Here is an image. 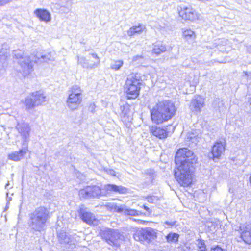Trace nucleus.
Returning <instances> with one entry per match:
<instances>
[{
	"mask_svg": "<svg viewBox=\"0 0 251 251\" xmlns=\"http://www.w3.org/2000/svg\"><path fill=\"white\" fill-rule=\"evenodd\" d=\"M197 158L193 152L188 148L179 149L176 153V163L180 164L175 171V176L178 182L182 186L187 187L192 183V174L194 171V164Z\"/></svg>",
	"mask_w": 251,
	"mask_h": 251,
	"instance_id": "nucleus-1",
	"label": "nucleus"
},
{
	"mask_svg": "<svg viewBox=\"0 0 251 251\" xmlns=\"http://www.w3.org/2000/svg\"><path fill=\"white\" fill-rule=\"evenodd\" d=\"M14 58L17 59V62L21 68L23 75L29 74L33 70V64L41 63L42 62H49L54 61V57L51 53H48L44 55L30 56L25 55L22 50H14L13 51Z\"/></svg>",
	"mask_w": 251,
	"mask_h": 251,
	"instance_id": "nucleus-2",
	"label": "nucleus"
},
{
	"mask_svg": "<svg viewBox=\"0 0 251 251\" xmlns=\"http://www.w3.org/2000/svg\"><path fill=\"white\" fill-rule=\"evenodd\" d=\"M176 110L174 104L170 100L159 102L151 110V120L155 124H162L171 119Z\"/></svg>",
	"mask_w": 251,
	"mask_h": 251,
	"instance_id": "nucleus-3",
	"label": "nucleus"
},
{
	"mask_svg": "<svg viewBox=\"0 0 251 251\" xmlns=\"http://www.w3.org/2000/svg\"><path fill=\"white\" fill-rule=\"evenodd\" d=\"M49 212L44 207L36 209L30 216L29 226L36 231H44L47 226V222L49 218Z\"/></svg>",
	"mask_w": 251,
	"mask_h": 251,
	"instance_id": "nucleus-4",
	"label": "nucleus"
},
{
	"mask_svg": "<svg viewBox=\"0 0 251 251\" xmlns=\"http://www.w3.org/2000/svg\"><path fill=\"white\" fill-rule=\"evenodd\" d=\"M142 81L137 73H132L127 76L125 87L127 99H135L139 96Z\"/></svg>",
	"mask_w": 251,
	"mask_h": 251,
	"instance_id": "nucleus-5",
	"label": "nucleus"
},
{
	"mask_svg": "<svg viewBox=\"0 0 251 251\" xmlns=\"http://www.w3.org/2000/svg\"><path fill=\"white\" fill-rule=\"evenodd\" d=\"M69 94L66 100L68 108L73 111L78 109L82 101V92L78 85L72 86L69 91Z\"/></svg>",
	"mask_w": 251,
	"mask_h": 251,
	"instance_id": "nucleus-6",
	"label": "nucleus"
},
{
	"mask_svg": "<svg viewBox=\"0 0 251 251\" xmlns=\"http://www.w3.org/2000/svg\"><path fill=\"white\" fill-rule=\"evenodd\" d=\"M45 95L41 91H36L27 96L25 100L24 104L27 109H32L36 106L42 104L47 101Z\"/></svg>",
	"mask_w": 251,
	"mask_h": 251,
	"instance_id": "nucleus-7",
	"label": "nucleus"
},
{
	"mask_svg": "<svg viewBox=\"0 0 251 251\" xmlns=\"http://www.w3.org/2000/svg\"><path fill=\"white\" fill-rule=\"evenodd\" d=\"M79 196L80 198L89 199L99 198L105 196L102 189L98 186H88L79 191Z\"/></svg>",
	"mask_w": 251,
	"mask_h": 251,
	"instance_id": "nucleus-8",
	"label": "nucleus"
},
{
	"mask_svg": "<svg viewBox=\"0 0 251 251\" xmlns=\"http://www.w3.org/2000/svg\"><path fill=\"white\" fill-rule=\"evenodd\" d=\"M89 55H91L92 57L95 60H91L89 59H86L85 57H79L77 55L78 64L80 65L84 68L88 69H92L98 67L100 65V59L98 56L97 54L96 53H91L89 54Z\"/></svg>",
	"mask_w": 251,
	"mask_h": 251,
	"instance_id": "nucleus-9",
	"label": "nucleus"
},
{
	"mask_svg": "<svg viewBox=\"0 0 251 251\" xmlns=\"http://www.w3.org/2000/svg\"><path fill=\"white\" fill-rule=\"evenodd\" d=\"M179 15L185 20L195 21L200 18L201 15L198 13L191 7L183 6L180 7Z\"/></svg>",
	"mask_w": 251,
	"mask_h": 251,
	"instance_id": "nucleus-10",
	"label": "nucleus"
},
{
	"mask_svg": "<svg viewBox=\"0 0 251 251\" xmlns=\"http://www.w3.org/2000/svg\"><path fill=\"white\" fill-rule=\"evenodd\" d=\"M78 213L82 220L89 225H94L98 223L94 214L89 211L84 205L80 207Z\"/></svg>",
	"mask_w": 251,
	"mask_h": 251,
	"instance_id": "nucleus-11",
	"label": "nucleus"
},
{
	"mask_svg": "<svg viewBox=\"0 0 251 251\" xmlns=\"http://www.w3.org/2000/svg\"><path fill=\"white\" fill-rule=\"evenodd\" d=\"M9 47L7 44H0V75L5 71V67L7 66V58L8 54Z\"/></svg>",
	"mask_w": 251,
	"mask_h": 251,
	"instance_id": "nucleus-12",
	"label": "nucleus"
},
{
	"mask_svg": "<svg viewBox=\"0 0 251 251\" xmlns=\"http://www.w3.org/2000/svg\"><path fill=\"white\" fill-rule=\"evenodd\" d=\"M226 142L225 140L217 141L212 147L211 153L213 159H219L225 151Z\"/></svg>",
	"mask_w": 251,
	"mask_h": 251,
	"instance_id": "nucleus-13",
	"label": "nucleus"
},
{
	"mask_svg": "<svg viewBox=\"0 0 251 251\" xmlns=\"http://www.w3.org/2000/svg\"><path fill=\"white\" fill-rule=\"evenodd\" d=\"M201 137V133L199 130H193L187 134L185 142L189 146L193 147L197 145Z\"/></svg>",
	"mask_w": 251,
	"mask_h": 251,
	"instance_id": "nucleus-14",
	"label": "nucleus"
},
{
	"mask_svg": "<svg viewBox=\"0 0 251 251\" xmlns=\"http://www.w3.org/2000/svg\"><path fill=\"white\" fill-rule=\"evenodd\" d=\"M150 131L153 136L160 139L166 138L168 135L166 127L152 126L150 127Z\"/></svg>",
	"mask_w": 251,
	"mask_h": 251,
	"instance_id": "nucleus-15",
	"label": "nucleus"
},
{
	"mask_svg": "<svg viewBox=\"0 0 251 251\" xmlns=\"http://www.w3.org/2000/svg\"><path fill=\"white\" fill-rule=\"evenodd\" d=\"M16 128L22 137L23 143L28 144L30 131L29 125L26 123L18 124Z\"/></svg>",
	"mask_w": 251,
	"mask_h": 251,
	"instance_id": "nucleus-16",
	"label": "nucleus"
},
{
	"mask_svg": "<svg viewBox=\"0 0 251 251\" xmlns=\"http://www.w3.org/2000/svg\"><path fill=\"white\" fill-rule=\"evenodd\" d=\"M27 143H23V147L21 149L18 151H15L12 152L8 155V159L10 160L14 161H18L21 160L24 158V156L25 154H26L28 151L27 148Z\"/></svg>",
	"mask_w": 251,
	"mask_h": 251,
	"instance_id": "nucleus-17",
	"label": "nucleus"
},
{
	"mask_svg": "<svg viewBox=\"0 0 251 251\" xmlns=\"http://www.w3.org/2000/svg\"><path fill=\"white\" fill-rule=\"evenodd\" d=\"M203 105V99L200 96H196L192 100L189 107L192 112L198 113L201 111Z\"/></svg>",
	"mask_w": 251,
	"mask_h": 251,
	"instance_id": "nucleus-18",
	"label": "nucleus"
},
{
	"mask_svg": "<svg viewBox=\"0 0 251 251\" xmlns=\"http://www.w3.org/2000/svg\"><path fill=\"white\" fill-rule=\"evenodd\" d=\"M103 194H105V195L112 192L125 194L127 192V189L126 187L110 184L105 185L103 187Z\"/></svg>",
	"mask_w": 251,
	"mask_h": 251,
	"instance_id": "nucleus-19",
	"label": "nucleus"
},
{
	"mask_svg": "<svg viewBox=\"0 0 251 251\" xmlns=\"http://www.w3.org/2000/svg\"><path fill=\"white\" fill-rule=\"evenodd\" d=\"M34 13L41 21L48 22L51 20V14L46 9H37Z\"/></svg>",
	"mask_w": 251,
	"mask_h": 251,
	"instance_id": "nucleus-20",
	"label": "nucleus"
},
{
	"mask_svg": "<svg viewBox=\"0 0 251 251\" xmlns=\"http://www.w3.org/2000/svg\"><path fill=\"white\" fill-rule=\"evenodd\" d=\"M235 230L238 231L241 235L246 233L251 235V222L249 224H241L239 226H236Z\"/></svg>",
	"mask_w": 251,
	"mask_h": 251,
	"instance_id": "nucleus-21",
	"label": "nucleus"
},
{
	"mask_svg": "<svg viewBox=\"0 0 251 251\" xmlns=\"http://www.w3.org/2000/svg\"><path fill=\"white\" fill-rule=\"evenodd\" d=\"M145 29V26L142 24H139L138 26L131 27L128 31L127 34L129 36H132L136 33H141Z\"/></svg>",
	"mask_w": 251,
	"mask_h": 251,
	"instance_id": "nucleus-22",
	"label": "nucleus"
},
{
	"mask_svg": "<svg viewBox=\"0 0 251 251\" xmlns=\"http://www.w3.org/2000/svg\"><path fill=\"white\" fill-rule=\"evenodd\" d=\"M166 50V46L162 43H156L153 45L152 51L157 55L165 52Z\"/></svg>",
	"mask_w": 251,
	"mask_h": 251,
	"instance_id": "nucleus-23",
	"label": "nucleus"
},
{
	"mask_svg": "<svg viewBox=\"0 0 251 251\" xmlns=\"http://www.w3.org/2000/svg\"><path fill=\"white\" fill-rule=\"evenodd\" d=\"M103 206L106 207L108 210L117 212L118 213H121V207L117 206L116 204L113 203H106Z\"/></svg>",
	"mask_w": 251,
	"mask_h": 251,
	"instance_id": "nucleus-24",
	"label": "nucleus"
},
{
	"mask_svg": "<svg viewBox=\"0 0 251 251\" xmlns=\"http://www.w3.org/2000/svg\"><path fill=\"white\" fill-rule=\"evenodd\" d=\"M121 213L123 212L125 215H127L129 216H136L137 214V210L128 209L126 208V206L121 207Z\"/></svg>",
	"mask_w": 251,
	"mask_h": 251,
	"instance_id": "nucleus-25",
	"label": "nucleus"
},
{
	"mask_svg": "<svg viewBox=\"0 0 251 251\" xmlns=\"http://www.w3.org/2000/svg\"><path fill=\"white\" fill-rule=\"evenodd\" d=\"M213 106L216 110H219L220 111L223 110L224 107L223 101L219 99H216L213 103Z\"/></svg>",
	"mask_w": 251,
	"mask_h": 251,
	"instance_id": "nucleus-26",
	"label": "nucleus"
},
{
	"mask_svg": "<svg viewBox=\"0 0 251 251\" xmlns=\"http://www.w3.org/2000/svg\"><path fill=\"white\" fill-rule=\"evenodd\" d=\"M120 109L121 110L122 115L123 117V118L125 119V120H126V117L127 116L129 112V105L128 104L121 105L120 106Z\"/></svg>",
	"mask_w": 251,
	"mask_h": 251,
	"instance_id": "nucleus-27",
	"label": "nucleus"
},
{
	"mask_svg": "<svg viewBox=\"0 0 251 251\" xmlns=\"http://www.w3.org/2000/svg\"><path fill=\"white\" fill-rule=\"evenodd\" d=\"M183 35L184 37L187 40L195 38L194 32L191 29H187L183 31Z\"/></svg>",
	"mask_w": 251,
	"mask_h": 251,
	"instance_id": "nucleus-28",
	"label": "nucleus"
},
{
	"mask_svg": "<svg viewBox=\"0 0 251 251\" xmlns=\"http://www.w3.org/2000/svg\"><path fill=\"white\" fill-rule=\"evenodd\" d=\"M104 234L105 235H121L118 229H113L110 228L106 229L104 230Z\"/></svg>",
	"mask_w": 251,
	"mask_h": 251,
	"instance_id": "nucleus-29",
	"label": "nucleus"
},
{
	"mask_svg": "<svg viewBox=\"0 0 251 251\" xmlns=\"http://www.w3.org/2000/svg\"><path fill=\"white\" fill-rule=\"evenodd\" d=\"M123 65V61L122 60L115 61L111 65V68L115 70H118Z\"/></svg>",
	"mask_w": 251,
	"mask_h": 251,
	"instance_id": "nucleus-30",
	"label": "nucleus"
},
{
	"mask_svg": "<svg viewBox=\"0 0 251 251\" xmlns=\"http://www.w3.org/2000/svg\"><path fill=\"white\" fill-rule=\"evenodd\" d=\"M57 235H66V229L65 227H62L59 224H58L56 227Z\"/></svg>",
	"mask_w": 251,
	"mask_h": 251,
	"instance_id": "nucleus-31",
	"label": "nucleus"
},
{
	"mask_svg": "<svg viewBox=\"0 0 251 251\" xmlns=\"http://www.w3.org/2000/svg\"><path fill=\"white\" fill-rule=\"evenodd\" d=\"M197 247L199 251L206 248L204 241L201 239L198 240Z\"/></svg>",
	"mask_w": 251,
	"mask_h": 251,
	"instance_id": "nucleus-32",
	"label": "nucleus"
},
{
	"mask_svg": "<svg viewBox=\"0 0 251 251\" xmlns=\"http://www.w3.org/2000/svg\"><path fill=\"white\" fill-rule=\"evenodd\" d=\"M243 240L247 244L251 245V236H241Z\"/></svg>",
	"mask_w": 251,
	"mask_h": 251,
	"instance_id": "nucleus-33",
	"label": "nucleus"
},
{
	"mask_svg": "<svg viewBox=\"0 0 251 251\" xmlns=\"http://www.w3.org/2000/svg\"><path fill=\"white\" fill-rule=\"evenodd\" d=\"M206 227H210V231L213 232L215 228V225L212 224L211 222H207L205 225Z\"/></svg>",
	"mask_w": 251,
	"mask_h": 251,
	"instance_id": "nucleus-34",
	"label": "nucleus"
},
{
	"mask_svg": "<svg viewBox=\"0 0 251 251\" xmlns=\"http://www.w3.org/2000/svg\"><path fill=\"white\" fill-rule=\"evenodd\" d=\"M210 251H226L221 247L219 246H216L213 247H211L210 249Z\"/></svg>",
	"mask_w": 251,
	"mask_h": 251,
	"instance_id": "nucleus-35",
	"label": "nucleus"
},
{
	"mask_svg": "<svg viewBox=\"0 0 251 251\" xmlns=\"http://www.w3.org/2000/svg\"><path fill=\"white\" fill-rule=\"evenodd\" d=\"M157 198L155 196H149L147 198V201L150 203H153L154 201H157Z\"/></svg>",
	"mask_w": 251,
	"mask_h": 251,
	"instance_id": "nucleus-36",
	"label": "nucleus"
},
{
	"mask_svg": "<svg viewBox=\"0 0 251 251\" xmlns=\"http://www.w3.org/2000/svg\"><path fill=\"white\" fill-rule=\"evenodd\" d=\"M176 224L175 221H166L164 223V224L166 226H167V227H171L173 226H174Z\"/></svg>",
	"mask_w": 251,
	"mask_h": 251,
	"instance_id": "nucleus-37",
	"label": "nucleus"
},
{
	"mask_svg": "<svg viewBox=\"0 0 251 251\" xmlns=\"http://www.w3.org/2000/svg\"><path fill=\"white\" fill-rule=\"evenodd\" d=\"M13 0H0V6L10 2Z\"/></svg>",
	"mask_w": 251,
	"mask_h": 251,
	"instance_id": "nucleus-38",
	"label": "nucleus"
},
{
	"mask_svg": "<svg viewBox=\"0 0 251 251\" xmlns=\"http://www.w3.org/2000/svg\"><path fill=\"white\" fill-rule=\"evenodd\" d=\"M107 173L109 175H110L111 176H116V172L114 170L112 169H107L106 170Z\"/></svg>",
	"mask_w": 251,
	"mask_h": 251,
	"instance_id": "nucleus-39",
	"label": "nucleus"
},
{
	"mask_svg": "<svg viewBox=\"0 0 251 251\" xmlns=\"http://www.w3.org/2000/svg\"><path fill=\"white\" fill-rule=\"evenodd\" d=\"M179 236H166L167 237V240L168 242H169L170 241H171L172 240V239H174V238H176V240H177V238Z\"/></svg>",
	"mask_w": 251,
	"mask_h": 251,
	"instance_id": "nucleus-40",
	"label": "nucleus"
},
{
	"mask_svg": "<svg viewBox=\"0 0 251 251\" xmlns=\"http://www.w3.org/2000/svg\"><path fill=\"white\" fill-rule=\"evenodd\" d=\"M143 207L144 208V209L145 210L147 211L149 213H151V210L148 207H147V206H146L145 205H143Z\"/></svg>",
	"mask_w": 251,
	"mask_h": 251,
	"instance_id": "nucleus-41",
	"label": "nucleus"
},
{
	"mask_svg": "<svg viewBox=\"0 0 251 251\" xmlns=\"http://www.w3.org/2000/svg\"><path fill=\"white\" fill-rule=\"evenodd\" d=\"M90 108H91V111L92 112H94V109L95 108V105L94 104H91L90 106Z\"/></svg>",
	"mask_w": 251,
	"mask_h": 251,
	"instance_id": "nucleus-42",
	"label": "nucleus"
},
{
	"mask_svg": "<svg viewBox=\"0 0 251 251\" xmlns=\"http://www.w3.org/2000/svg\"><path fill=\"white\" fill-rule=\"evenodd\" d=\"M167 235H173V236H175V235H179L178 234L175 233H170L168 234Z\"/></svg>",
	"mask_w": 251,
	"mask_h": 251,
	"instance_id": "nucleus-43",
	"label": "nucleus"
},
{
	"mask_svg": "<svg viewBox=\"0 0 251 251\" xmlns=\"http://www.w3.org/2000/svg\"><path fill=\"white\" fill-rule=\"evenodd\" d=\"M141 214H142V212L141 211H137V214L136 215V216L140 215Z\"/></svg>",
	"mask_w": 251,
	"mask_h": 251,
	"instance_id": "nucleus-44",
	"label": "nucleus"
},
{
	"mask_svg": "<svg viewBox=\"0 0 251 251\" xmlns=\"http://www.w3.org/2000/svg\"><path fill=\"white\" fill-rule=\"evenodd\" d=\"M207 251V248H204V249H202V250H200V251Z\"/></svg>",
	"mask_w": 251,
	"mask_h": 251,
	"instance_id": "nucleus-45",
	"label": "nucleus"
},
{
	"mask_svg": "<svg viewBox=\"0 0 251 251\" xmlns=\"http://www.w3.org/2000/svg\"><path fill=\"white\" fill-rule=\"evenodd\" d=\"M138 221H139V223H142V222H143V221H142V220H139ZM144 222H145V221H144Z\"/></svg>",
	"mask_w": 251,
	"mask_h": 251,
	"instance_id": "nucleus-46",
	"label": "nucleus"
},
{
	"mask_svg": "<svg viewBox=\"0 0 251 251\" xmlns=\"http://www.w3.org/2000/svg\"><path fill=\"white\" fill-rule=\"evenodd\" d=\"M244 73H245L246 75H248V73L247 72H245Z\"/></svg>",
	"mask_w": 251,
	"mask_h": 251,
	"instance_id": "nucleus-47",
	"label": "nucleus"
},
{
	"mask_svg": "<svg viewBox=\"0 0 251 251\" xmlns=\"http://www.w3.org/2000/svg\"><path fill=\"white\" fill-rule=\"evenodd\" d=\"M151 230V228H150L149 229H148L147 230V232H150V231Z\"/></svg>",
	"mask_w": 251,
	"mask_h": 251,
	"instance_id": "nucleus-48",
	"label": "nucleus"
},
{
	"mask_svg": "<svg viewBox=\"0 0 251 251\" xmlns=\"http://www.w3.org/2000/svg\"><path fill=\"white\" fill-rule=\"evenodd\" d=\"M69 11V9L68 8H67V11L66 12L67 13Z\"/></svg>",
	"mask_w": 251,
	"mask_h": 251,
	"instance_id": "nucleus-49",
	"label": "nucleus"
},
{
	"mask_svg": "<svg viewBox=\"0 0 251 251\" xmlns=\"http://www.w3.org/2000/svg\"><path fill=\"white\" fill-rule=\"evenodd\" d=\"M250 105H251V100H250Z\"/></svg>",
	"mask_w": 251,
	"mask_h": 251,
	"instance_id": "nucleus-50",
	"label": "nucleus"
},
{
	"mask_svg": "<svg viewBox=\"0 0 251 251\" xmlns=\"http://www.w3.org/2000/svg\"><path fill=\"white\" fill-rule=\"evenodd\" d=\"M148 236H149V235H152L151 234H149V233L147 235Z\"/></svg>",
	"mask_w": 251,
	"mask_h": 251,
	"instance_id": "nucleus-51",
	"label": "nucleus"
}]
</instances>
